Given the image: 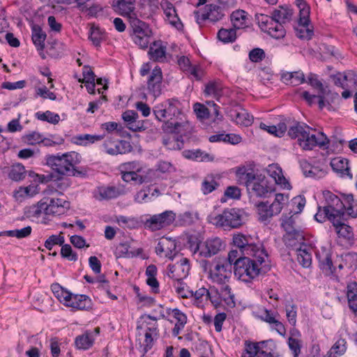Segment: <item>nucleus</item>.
<instances>
[{"label": "nucleus", "instance_id": "59", "mask_svg": "<svg viewBox=\"0 0 357 357\" xmlns=\"http://www.w3.org/2000/svg\"><path fill=\"white\" fill-rule=\"evenodd\" d=\"M177 286L175 287L176 292L183 298L192 297V290L188 289L187 284L183 282V280H177Z\"/></svg>", "mask_w": 357, "mask_h": 357}, {"label": "nucleus", "instance_id": "26", "mask_svg": "<svg viewBox=\"0 0 357 357\" xmlns=\"http://www.w3.org/2000/svg\"><path fill=\"white\" fill-rule=\"evenodd\" d=\"M347 220V218L346 216L329 221L332 222L339 237L350 240L353 237V231L352 228L345 223Z\"/></svg>", "mask_w": 357, "mask_h": 357}, {"label": "nucleus", "instance_id": "55", "mask_svg": "<svg viewBox=\"0 0 357 357\" xmlns=\"http://www.w3.org/2000/svg\"><path fill=\"white\" fill-rule=\"evenodd\" d=\"M222 88L217 82H210L206 84L204 93L206 96L213 95L214 97L220 96Z\"/></svg>", "mask_w": 357, "mask_h": 357}, {"label": "nucleus", "instance_id": "29", "mask_svg": "<svg viewBox=\"0 0 357 357\" xmlns=\"http://www.w3.org/2000/svg\"><path fill=\"white\" fill-rule=\"evenodd\" d=\"M305 240L303 231L298 229L286 233L283 236V241L287 247L296 249L298 245H301Z\"/></svg>", "mask_w": 357, "mask_h": 357}, {"label": "nucleus", "instance_id": "40", "mask_svg": "<svg viewBox=\"0 0 357 357\" xmlns=\"http://www.w3.org/2000/svg\"><path fill=\"white\" fill-rule=\"evenodd\" d=\"M273 17L278 21L285 24L291 20L293 15V10L287 5L280 6L278 9L273 11Z\"/></svg>", "mask_w": 357, "mask_h": 357}, {"label": "nucleus", "instance_id": "61", "mask_svg": "<svg viewBox=\"0 0 357 357\" xmlns=\"http://www.w3.org/2000/svg\"><path fill=\"white\" fill-rule=\"evenodd\" d=\"M239 117H238L236 123L237 124L245 126H250L253 122V116L250 115L244 109H240Z\"/></svg>", "mask_w": 357, "mask_h": 357}, {"label": "nucleus", "instance_id": "47", "mask_svg": "<svg viewBox=\"0 0 357 357\" xmlns=\"http://www.w3.org/2000/svg\"><path fill=\"white\" fill-rule=\"evenodd\" d=\"M26 172L24 167L20 163L13 164L8 173V177L12 181H20L25 178Z\"/></svg>", "mask_w": 357, "mask_h": 357}, {"label": "nucleus", "instance_id": "33", "mask_svg": "<svg viewBox=\"0 0 357 357\" xmlns=\"http://www.w3.org/2000/svg\"><path fill=\"white\" fill-rule=\"evenodd\" d=\"M51 290L59 302L67 306L68 303L70 301L72 292L64 289L59 283H53L51 285Z\"/></svg>", "mask_w": 357, "mask_h": 357}, {"label": "nucleus", "instance_id": "64", "mask_svg": "<svg viewBox=\"0 0 357 357\" xmlns=\"http://www.w3.org/2000/svg\"><path fill=\"white\" fill-rule=\"evenodd\" d=\"M305 198L304 196H297L291 199V204L293 205V209L294 213H300L304 208L305 205Z\"/></svg>", "mask_w": 357, "mask_h": 357}, {"label": "nucleus", "instance_id": "13", "mask_svg": "<svg viewBox=\"0 0 357 357\" xmlns=\"http://www.w3.org/2000/svg\"><path fill=\"white\" fill-rule=\"evenodd\" d=\"M268 181L262 173L256 172L255 180L250 181L245 186L250 197H267L273 190L268 185Z\"/></svg>", "mask_w": 357, "mask_h": 357}, {"label": "nucleus", "instance_id": "46", "mask_svg": "<svg viewBox=\"0 0 357 357\" xmlns=\"http://www.w3.org/2000/svg\"><path fill=\"white\" fill-rule=\"evenodd\" d=\"M236 174L239 183L245 185H246L250 181L255 180L256 175V172L253 170L249 172L245 167H238Z\"/></svg>", "mask_w": 357, "mask_h": 357}, {"label": "nucleus", "instance_id": "3", "mask_svg": "<svg viewBox=\"0 0 357 357\" xmlns=\"http://www.w3.org/2000/svg\"><path fill=\"white\" fill-rule=\"evenodd\" d=\"M233 244L240 250L241 255L257 257L260 264L265 263V259L268 257V255L264 245L253 243L250 236H246L241 233L234 234L233 236Z\"/></svg>", "mask_w": 357, "mask_h": 357}, {"label": "nucleus", "instance_id": "34", "mask_svg": "<svg viewBox=\"0 0 357 357\" xmlns=\"http://www.w3.org/2000/svg\"><path fill=\"white\" fill-rule=\"evenodd\" d=\"M297 261L304 268H308L312 264V255L310 248L307 245L303 243L300 247L296 248Z\"/></svg>", "mask_w": 357, "mask_h": 357}, {"label": "nucleus", "instance_id": "37", "mask_svg": "<svg viewBox=\"0 0 357 357\" xmlns=\"http://www.w3.org/2000/svg\"><path fill=\"white\" fill-rule=\"evenodd\" d=\"M260 346V355L264 357H279V354L275 352L277 348L275 341L272 339L259 342Z\"/></svg>", "mask_w": 357, "mask_h": 357}, {"label": "nucleus", "instance_id": "17", "mask_svg": "<svg viewBox=\"0 0 357 357\" xmlns=\"http://www.w3.org/2000/svg\"><path fill=\"white\" fill-rule=\"evenodd\" d=\"M106 153L109 155L126 154L131 151L130 143L126 140H107L102 144Z\"/></svg>", "mask_w": 357, "mask_h": 357}, {"label": "nucleus", "instance_id": "42", "mask_svg": "<svg viewBox=\"0 0 357 357\" xmlns=\"http://www.w3.org/2000/svg\"><path fill=\"white\" fill-rule=\"evenodd\" d=\"M258 214V220L261 222H266L273 216L269 206L268 202H259L255 204Z\"/></svg>", "mask_w": 357, "mask_h": 357}, {"label": "nucleus", "instance_id": "57", "mask_svg": "<svg viewBox=\"0 0 357 357\" xmlns=\"http://www.w3.org/2000/svg\"><path fill=\"white\" fill-rule=\"evenodd\" d=\"M77 143L79 144L86 145L87 144H93L96 141H100L103 139L102 135L84 134L80 135L76 137Z\"/></svg>", "mask_w": 357, "mask_h": 357}, {"label": "nucleus", "instance_id": "36", "mask_svg": "<svg viewBox=\"0 0 357 357\" xmlns=\"http://www.w3.org/2000/svg\"><path fill=\"white\" fill-rule=\"evenodd\" d=\"M171 268L177 271L176 275H175V278H177V280H183L189 274L190 269V261L187 258H182L176 264H172L171 266ZM172 277H174V275H172Z\"/></svg>", "mask_w": 357, "mask_h": 357}, {"label": "nucleus", "instance_id": "56", "mask_svg": "<svg viewBox=\"0 0 357 357\" xmlns=\"http://www.w3.org/2000/svg\"><path fill=\"white\" fill-rule=\"evenodd\" d=\"M65 242V238L61 235H51L45 241V247L48 250H51L54 245H59L63 246Z\"/></svg>", "mask_w": 357, "mask_h": 357}, {"label": "nucleus", "instance_id": "35", "mask_svg": "<svg viewBox=\"0 0 357 357\" xmlns=\"http://www.w3.org/2000/svg\"><path fill=\"white\" fill-rule=\"evenodd\" d=\"M32 29V40L38 51H43L45 48V40L47 35L38 24H33Z\"/></svg>", "mask_w": 357, "mask_h": 357}, {"label": "nucleus", "instance_id": "28", "mask_svg": "<svg viewBox=\"0 0 357 357\" xmlns=\"http://www.w3.org/2000/svg\"><path fill=\"white\" fill-rule=\"evenodd\" d=\"M135 0H115L113 6L119 10L121 15L127 17L129 21L130 17L137 15L134 13L135 9Z\"/></svg>", "mask_w": 357, "mask_h": 357}, {"label": "nucleus", "instance_id": "39", "mask_svg": "<svg viewBox=\"0 0 357 357\" xmlns=\"http://www.w3.org/2000/svg\"><path fill=\"white\" fill-rule=\"evenodd\" d=\"M273 177L276 183L283 185L284 188H289L290 184L282 175V169L273 165H269L266 170Z\"/></svg>", "mask_w": 357, "mask_h": 357}, {"label": "nucleus", "instance_id": "22", "mask_svg": "<svg viewBox=\"0 0 357 357\" xmlns=\"http://www.w3.org/2000/svg\"><path fill=\"white\" fill-rule=\"evenodd\" d=\"M162 80V73L160 68L156 66L153 69L147 81V89L149 92L158 97L161 94V86Z\"/></svg>", "mask_w": 357, "mask_h": 357}, {"label": "nucleus", "instance_id": "25", "mask_svg": "<svg viewBox=\"0 0 357 357\" xmlns=\"http://www.w3.org/2000/svg\"><path fill=\"white\" fill-rule=\"evenodd\" d=\"M139 319L142 320V322L139 325V324L140 321H137V330L145 328L146 332L153 333L154 336H158L159 330L158 324H157V321L158 319V317L144 314L140 317Z\"/></svg>", "mask_w": 357, "mask_h": 357}, {"label": "nucleus", "instance_id": "49", "mask_svg": "<svg viewBox=\"0 0 357 357\" xmlns=\"http://www.w3.org/2000/svg\"><path fill=\"white\" fill-rule=\"evenodd\" d=\"M37 187L34 185H28L26 187H20L13 192V197L16 200L22 201L26 197H32L37 193Z\"/></svg>", "mask_w": 357, "mask_h": 357}, {"label": "nucleus", "instance_id": "30", "mask_svg": "<svg viewBox=\"0 0 357 357\" xmlns=\"http://www.w3.org/2000/svg\"><path fill=\"white\" fill-rule=\"evenodd\" d=\"M94 341L93 332L86 331L83 334L76 337L75 344L78 349L87 350L93 345Z\"/></svg>", "mask_w": 357, "mask_h": 357}, {"label": "nucleus", "instance_id": "1", "mask_svg": "<svg viewBox=\"0 0 357 357\" xmlns=\"http://www.w3.org/2000/svg\"><path fill=\"white\" fill-rule=\"evenodd\" d=\"M325 205L319 206L314 219L319 222L349 216L357 218V200L351 193H340V197L329 190L323 192Z\"/></svg>", "mask_w": 357, "mask_h": 357}, {"label": "nucleus", "instance_id": "4", "mask_svg": "<svg viewBox=\"0 0 357 357\" xmlns=\"http://www.w3.org/2000/svg\"><path fill=\"white\" fill-rule=\"evenodd\" d=\"M245 212L241 208H227L214 218L213 224L226 229L239 228L244 222Z\"/></svg>", "mask_w": 357, "mask_h": 357}, {"label": "nucleus", "instance_id": "24", "mask_svg": "<svg viewBox=\"0 0 357 357\" xmlns=\"http://www.w3.org/2000/svg\"><path fill=\"white\" fill-rule=\"evenodd\" d=\"M205 9V13L202 15V20H209L213 22L221 20L229 13V12L223 10L222 8L219 7V6L215 3L206 5Z\"/></svg>", "mask_w": 357, "mask_h": 357}, {"label": "nucleus", "instance_id": "8", "mask_svg": "<svg viewBox=\"0 0 357 357\" xmlns=\"http://www.w3.org/2000/svg\"><path fill=\"white\" fill-rule=\"evenodd\" d=\"M296 4L299 9L300 26L296 29V36L301 39L310 40L314 35L313 29L309 28L310 8L304 0H296Z\"/></svg>", "mask_w": 357, "mask_h": 357}, {"label": "nucleus", "instance_id": "58", "mask_svg": "<svg viewBox=\"0 0 357 357\" xmlns=\"http://www.w3.org/2000/svg\"><path fill=\"white\" fill-rule=\"evenodd\" d=\"M61 255L63 259L71 261H76L78 259L77 254L74 252L69 244H63L61 249Z\"/></svg>", "mask_w": 357, "mask_h": 357}, {"label": "nucleus", "instance_id": "31", "mask_svg": "<svg viewBox=\"0 0 357 357\" xmlns=\"http://www.w3.org/2000/svg\"><path fill=\"white\" fill-rule=\"evenodd\" d=\"M161 40H155L151 44L149 55L154 61H161L165 57L166 47L161 45Z\"/></svg>", "mask_w": 357, "mask_h": 357}, {"label": "nucleus", "instance_id": "48", "mask_svg": "<svg viewBox=\"0 0 357 357\" xmlns=\"http://www.w3.org/2000/svg\"><path fill=\"white\" fill-rule=\"evenodd\" d=\"M218 39L223 43H232L236 39V29L221 28L217 33Z\"/></svg>", "mask_w": 357, "mask_h": 357}, {"label": "nucleus", "instance_id": "5", "mask_svg": "<svg viewBox=\"0 0 357 357\" xmlns=\"http://www.w3.org/2000/svg\"><path fill=\"white\" fill-rule=\"evenodd\" d=\"M128 22L132 28V33H130V36L134 43L143 50L148 48L152 36V31L149 25L139 20L137 15L130 17Z\"/></svg>", "mask_w": 357, "mask_h": 357}, {"label": "nucleus", "instance_id": "20", "mask_svg": "<svg viewBox=\"0 0 357 357\" xmlns=\"http://www.w3.org/2000/svg\"><path fill=\"white\" fill-rule=\"evenodd\" d=\"M330 165L333 172L340 177L353 178L349 160L347 158H331Z\"/></svg>", "mask_w": 357, "mask_h": 357}, {"label": "nucleus", "instance_id": "21", "mask_svg": "<svg viewBox=\"0 0 357 357\" xmlns=\"http://www.w3.org/2000/svg\"><path fill=\"white\" fill-rule=\"evenodd\" d=\"M160 6L169 23L178 31H183L184 26L178 16L174 5L168 0H162Z\"/></svg>", "mask_w": 357, "mask_h": 357}, {"label": "nucleus", "instance_id": "50", "mask_svg": "<svg viewBox=\"0 0 357 357\" xmlns=\"http://www.w3.org/2000/svg\"><path fill=\"white\" fill-rule=\"evenodd\" d=\"M48 204L47 202H44L43 199L37 203L31 206L28 210V214L29 216L38 218L42 213L46 215H50V213H47Z\"/></svg>", "mask_w": 357, "mask_h": 357}, {"label": "nucleus", "instance_id": "7", "mask_svg": "<svg viewBox=\"0 0 357 357\" xmlns=\"http://www.w3.org/2000/svg\"><path fill=\"white\" fill-rule=\"evenodd\" d=\"M310 127L306 124H301L296 122L294 126H291L288 130V135L291 139H298L299 146L304 150H312L316 143L315 134H310Z\"/></svg>", "mask_w": 357, "mask_h": 357}, {"label": "nucleus", "instance_id": "11", "mask_svg": "<svg viewBox=\"0 0 357 357\" xmlns=\"http://www.w3.org/2000/svg\"><path fill=\"white\" fill-rule=\"evenodd\" d=\"M316 158H303L299 161L301 169L305 177L320 178L324 174V168L326 167V158H322L314 160Z\"/></svg>", "mask_w": 357, "mask_h": 357}, {"label": "nucleus", "instance_id": "27", "mask_svg": "<svg viewBox=\"0 0 357 357\" xmlns=\"http://www.w3.org/2000/svg\"><path fill=\"white\" fill-rule=\"evenodd\" d=\"M47 204L48 206H46L47 208V213H50V215H53L63 214L70 207V202L60 198L50 199V202Z\"/></svg>", "mask_w": 357, "mask_h": 357}, {"label": "nucleus", "instance_id": "14", "mask_svg": "<svg viewBox=\"0 0 357 357\" xmlns=\"http://www.w3.org/2000/svg\"><path fill=\"white\" fill-rule=\"evenodd\" d=\"M314 147L318 146L322 150H326L328 154H339L344 147L345 141L339 139L335 136L328 138L323 132H319L316 137Z\"/></svg>", "mask_w": 357, "mask_h": 357}, {"label": "nucleus", "instance_id": "51", "mask_svg": "<svg viewBox=\"0 0 357 357\" xmlns=\"http://www.w3.org/2000/svg\"><path fill=\"white\" fill-rule=\"evenodd\" d=\"M346 344L344 339H339L328 352V357H337L344 354L347 349Z\"/></svg>", "mask_w": 357, "mask_h": 357}, {"label": "nucleus", "instance_id": "2", "mask_svg": "<svg viewBox=\"0 0 357 357\" xmlns=\"http://www.w3.org/2000/svg\"><path fill=\"white\" fill-rule=\"evenodd\" d=\"M271 269L268 264L257 261V257L251 259L250 257H239L236 261L234 267V273L236 277L245 282H250L259 275H264Z\"/></svg>", "mask_w": 357, "mask_h": 357}, {"label": "nucleus", "instance_id": "19", "mask_svg": "<svg viewBox=\"0 0 357 357\" xmlns=\"http://www.w3.org/2000/svg\"><path fill=\"white\" fill-rule=\"evenodd\" d=\"M176 242L170 238L162 237L155 246V253L157 255L165 257L170 260H173L177 254Z\"/></svg>", "mask_w": 357, "mask_h": 357}, {"label": "nucleus", "instance_id": "45", "mask_svg": "<svg viewBox=\"0 0 357 357\" xmlns=\"http://www.w3.org/2000/svg\"><path fill=\"white\" fill-rule=\"evenodd\" d=\"M138 118V114L134 110H126L122 114V119L128 123V128L133 132L141 130L142 127L136 125V119Z\"/></svg>", "mask_w": 357, "mask_h": 357}, {"label": "nucleus", "instance_id": "60", "mask_svg": "<svg viewBox=\"0 0 357 357\" xmlns=\"http://www.w3.org/2000/svg\"><path fill=\"white\" fill-rule=\"evenodd\" d=\"M193 109L197 118L200 119H206L209 118L210 112L205 105L196 102L193 105Z\"/></svg>", "mask_w": 357, "mask_h": 357}, {"label": "nucleus", "instance_id": "9", "mask_svg": "<svg viewBox=\"0 0 357 357\" xmlns=\"http://www.w3.org/2000/svg\"><path fill=\"white\" fill-rule=\"evenodd\" d=\"M180 102L175 98L168 99L165 102L155 106L153 109V114L159 121L165 119L173 120L174 118H178L183 115L179 108Z\"/></svg>", "mask_w": 357, "mask_h": 357}, {"label": "nucleus", "instance_id": "52", "mask_svg": "<svg viewBox=\"0 0 357 357\" xmlns=\"http://www.w3.org/2000/svg\"><path fill=\"white\" fill-rule=\"evenodd\" d=\"M219 186V183L211 176L204 178L202 183L201 190L204 195H208Z\"/></svg>", "mask_w": 357, "mask_h": 357}, {"label": "nucleus", "instance_id": "32", "mask_svg": "<svg viewBox=\"0 0 357 357\" xmlns=\"http://www.w3.org/2000/svg\"><path fill=\"white\" fill-rule=\"evenodd\" d=\"M347 297L350 310L357 314V282H351L347 286Z\"/></svg>", "mask_w": 357, "mask_h": 357}, {"label": "nucleus", "instance_id": "44", "mask_svg": "<svg viewBox=\"0 0 357 357\" xmlns=\"http://www.w3.org/2000/svg\"><path fill=\"white\" fill-rule=\"evenodd\" d=\"M247 15V13L243 10L234 11L230 15L234 28L239 29L246 26Z\"/></svg>", "mask_w": 357, "mask_h": 357}, {"label": "nucleus", "instance_id": "6", "mask_svg": "<svg viewBox=\"0 0 357 357\" xmlns=\"http://www.w3.org/2000/svg\"><path fill=\"white\" fill-rule=\"evenodd\" d=\"M52 172L46 174H37L38 181L40 183H50L48 188L50 191H56L62 194L71 185L70 178L66 174L59 173L54 165H50Z\"/></svg>", "mask_w": 357, "mask_h": 357}, {"label": "nucleus", "instance_id": "38", "mask_svg": "<svg viewBox=\"0 0 357 357\" xmlns=\"http://www.w3.org/2000/svg\"><path fill=\"white\" fill-rule=\"evenodd\" d=\"M264 32L267 33L272 38L275 39L283 38L286 35V30L284 27V24L275 20L271 25H268L267 30Z\"/></svg>", "mask_w": 357, "mask_h": 357}, {"label": "nucleus", "instance_id": "43", "mask_svg": "<svg viewBox=\"0 0 357 357\" xmlns=\"http://www.w3.org/2000/svg\"><path fill=\"white\" fill-rule=\"evenodd\" d=\"M254 315L258 319L269 324H272L273 322H275V319L280 317L278 312L268 310L265 307H261L258 312H254Z\"/></svg>", "mask_w": 357, "mask_h": 357}, {"label": "nucleus", "instance_id": "18", "mask_svg": "<svg viewBox=\"0 0 357 357\" xmlns=\"http://www.w3.org/2000/svg\"><path fill=\"white\" fill-rule=\"evenodd\" d=\"M181 121H178V126H176L177 129L175 131V134L178 135L179 137H176L173 140V146H169L168 149H178L181 150L183 148V140L182 139V137L183 136H189L191 135L192 131V126L190 123V122L187 120H182L181 118H180ZM167 145H170L172 142L169 144H167L165 142Z\"/></svg>", "mask_w": 357, "mask_h": 357}, {"label": "nucleus", "instance_id": "23", "mask_svg": "<svg viewBox=\"0 0 357 357\" xmlns=\"http://www.w3.org/2000/svg\"><path fill=\"white\" fill-rule=\"evenodd\" d=\"M67 307H70L76 310L89 311L93 308V302L87 295L72 293L70 301L68 303Z\"/></svg>", "mask_w": 357, "mask_h": 357}, {"label": "nucleus", "instance_id": "54", "mask_svg": "<svg viewBox=\"0 0 357 357\" xmlns=\"http://www.w3.org/2000/svg\"><path fill=\"white\" fill-rule=\"evenodd\" d=\"M256 20H257L259 26L264 32L267 30L268 25H271V23L275 20L273 17V13L271 15H267L264 14H259L256 15Z\"/></svg>", "mask_w": 357, "mask_h": 357}, {"label": "nucleus", "instance_id": "53", "mask_svg": "<svg viewBox=\"0 0 357 357\" xmlns=\"http://www.w3.org/2000/svg\"><path fill=\"white\" fill-rule=\"evenodd\" d=\"M36 116L38 120L47 121L54 125L57 124L60 121V116L58 114H54L49 110L45 112H36Z\"/></svg>", "mask_w": 357, "mask_h": 357}, {"label": "nucleus", "instance_id": "10", "mask_svg": "<svg viewBox=\"0 0 357 357\" xmlns=\"http://www.w3.org/2000/svg\"><path fill=\"white\" fill-rule=\"evenodd\" d=\"M176 219V213L173 211H165L147 218L144 222V228L151 231H156L171 225Z\"/></svg>", "mask_w": 357, "mask_h": 357}, {"label": "nucleus", "instance_id": "63", "mask_svg": "<svg viewBox=\"0 0 357 357\" xmlns=\"http://www.w3.org/2000/svg\"><path fill=\"white\" fill-rule=\"evenodd\" d=\"M220 294L222 296L223 299L226 301L227 299H230L231 301L227 302L228 305L231 307L235 306L234 296L231 292V288L228 284H222L220 287Z\"/></svg>", "mask_w": 357, "mask_h": 357}, {"label": "nucleus", "instance_id": "16", "mask_svg": "<svg viewBox=\"0 0 357 357\" xmlns=\"http://www.w3.org/2000/svg\"><path fill=\"white\" fill-rule=\"evenodd\" d=\"M315 256L318 260V266L322 273L326 276L334 275L336 271V267L333 265L332 261V253L330 249L322 246L318 250Z\"/></svg>", "mask_w": 357, "mask_h": 357}, {"label": "nucleus", "instance_id": "41", "mask_svg": "<svg viewBox=\"0 0 357 357\" xmlns=\"http://www.w3.org/2000/svg\"><path fill=\"white\" fill-rule=\"evenodd\" d=\"M89 39L96 47H100L101 43L106 40V34L99 26L92 25L89 30Z\"/></svg>", "mask_w": 357, "mask_h": 357}, {"label": "nucleus", "instance_id": "12", "mask_svg": "<svg viewBox=\"0 0 357 357\" xmlns=\"http://www.w3.org/2000/svg\"><path fill=\"white\" fill-rule=\"evenodd\" d=\"M47 164L54 165V169L61 174H66L68 176L86 177V171L78 170L68 158H47Z\"/></svg>", "mask_w": 357, "mask_h": 357}, {"label": "nucleus", "instance_id": "62", "mask_svg": "<svg viewBox=\"0 0 357 357\" xmlns=\"http://www.w3.org/2000/svg\"><path fill=\"white\" fill-rule=\"evenodd\" d=\"M249 59L253 63H259L264 60L266 54L264 50L259 47H255L250 51Z\"/></svg>", "mask_w": 357, "mask_h": 357}, {"label": "nucleus", "instance_id": "15", "mask_svg": "<svg viewBox=\"0 0 357 357\" xmlns=\"http://www.w3.org/2000/svg\"><path fill=\"white\" fill-rule=\"evenodd\" d=\"M189 242L190 248L194 249L195 252H199V255L205 258L218 254L222 247V241L218 237L207 239L205 242L199 241L196 243H192L191 241Z\"/></svg>", "mask_w": 357, "mask_h": 357}]
</instances>
